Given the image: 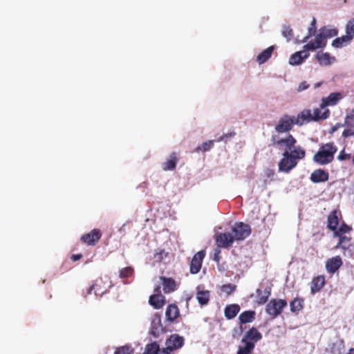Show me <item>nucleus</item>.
Here are the masks:
<instances>
[{"label": "nucleus", "mask_w": 354, "mask_h": 354, "mask_svg": "<svg viewBox=\"0 0 354 354\" xmlns=\"http://www.w3.org/2000/svg\"><path fill=\"white\" fill-rule=\"evenodd\" d=\"M328 178V172L322 169L314 170L310 176V180L314 183H324L326 182Z\"/></svg>", "instance_id": "nucleus-13"}, {"label": "nucleus", "mask_w": 354, "mask_h": 354, "mask_svg": "<svg viewBox=\"0 0 354 354\" xmlns=\"http://www.w3.org/2000/svg\"><path fill=\"white\" fill-rule=\"evenodd\" d=\"M261 339V333L256 328L252 327L246 332L241 340V342H252L255 344Z\"/></svg>", "instance_id": "nucleus-19"}, {"label": "nucleus", "mask_w": 354, "mask_h": 354, "mask_svg": "<svg viewBox=\"0 0 354 354\" xmlns=\"http://www.w3.org/2000/svg\"><path fill=\"white\" fill-rule=\"evenodd\" d=\"M327 40L325 39L324 37L319 32L315 36V40L308 42L303 46V48L308 50H315L319 48H323L326 46Z\"/></svg>", "instance_id": "nucleus-11"}, {"label": "nucleus", "mask_w": 354, "mask_h": 354, "mask_svg": "<svg viewBox=\"0 0 354 354\" xmlns=\"http://www.w3.org/2000/svg\"><path fill=\"white\" fill-rule=\"evenodd\" d=\"M351 158V156L350 153H346L345 152V150L343 149L342 150L339 155L337 156V158L338 160H340V161H343V160H350Z\"/></svg>", "instance_id": "nucleus-47"}, {"label": "nucleus", "mask_w": 354, "mask_h": 354, "mask_svg": "<svg viewBox=\"0 0 354 354\" xmlns=\"http://www.w3.org/2000/svg\"><path fill=\"white\" fill-rule=\"evenodd\" d=\"M232 231L234 241H242L250 234L251 227L243 222H237L233 226Z\"/></svg>", "instance_id": "nucleus-5"}, {"label": "nucleus", "mask_w": 354, "mask_h": 354, "mask_svg": "<svg viewBox=\"0 0 354 354\" xmlns=\"http://www.w3.org/2000/svg\"><path fill=\"white\" fill-rule=\"evenodd\" d=\"M149 303L155 309H160L165 304V297L162 294H153L149 297Z\"/></svg>", "instance_id": "nucleus-23"}, {"label": "nucleus", "mask_w": 354, "mask_h": 354, "mask_svg": "<svg viewBox=\"0 0 354 354\" xmlns=\"http://www.w3.org/2000/svg\"><path fill=\"white\" fill-rule=\"evenodd\" d=\"M154 292H155L154 294H161L160 287L159 286H158L156 288H155Z\"/></svg>", "instance_id": "nucleus-54"}, {"label": "nucleus", "mask_w": 354, "mask_h": 354, "mask_svg": "<svg viewBox=\"0 0 354 354\" xmlns=\"http://www.w3.org/2000/svg\"><path fill=\"white\" fill-rule=\"evenodd\" d=\"M326 283L325 277L324 275H318L313 278L310 283L311 294L315 295L319 292Z\"/></svg>", "instance_id": "nucleus-21"}, {"label": "nucleus", "mask_w": 354, "mask_h": 354, "mask_svg": "<svg viewBox=\"0 0 354 354\" xmlns=\"http://www.w3.org/2000/svg\"><path fill=\"white\" fill-rule=\"evenodd\" d=\"M133 273V269L131 267H126L120 270V277L125 279L131 277Z\"/></svg>", "instance_id": "nucleus-43"}, {"label": "nucleus", "mask_w": 354, "mask_h": 354, "mask_svg": "<svg viewBox=\"0 0 354 354\" xmlns=\"http://www.w3.org/2000/svg\"><path fill=\"white\" fill-rule=\"evenodd\" d=\"M344 127V124L337 123L335 125H334L333 127H331L330 133H333L335 131H337V129H339L340 127Z\"/></svg>", "instance_id": "nucleus-52"}, {"label": "nucleus", "mask_w": 354, "mask_h": 354, "mask_svg": "<svg viewBox=\"0 0 354 354\" xmlns=\"http://www.w3.org/2000/svg\"><path fill=\"white\" fill-rule=\"evenodd\" d=\"M241 308L239 304H228L224 309V315L227 319L234 318L239 313Z\"/></svg>", "instance_id": "nucleus-25"}, {"label": "nucleus", "mask_w": 354, "mask_h": 354, "mask_svg": "<svg viewBox=\"0 0 354 354\" xmlns=\"http://www.w3.org/2000/svg\"><path fill=\"white\" fill-rule=\"evenodd\" d=\"M308 50H300L292 54L289 59V64L290 65H299L303 63V62L309 57Z\"/></svg>", "instance_id": "nucleus-15"}, {"label": "nucleus", "mask_w": 354, "mask_h": 354, "mask_svg": "<svg viewBox=\"0 0 354 354\" xmlns=\"http://www.w3.org/2000/svg\"><path fill=\"white\" fill-rule=\"evenodd\" d=\"M295 121L296 124L299 126L303 125L306 122L313 121L311 111L310 109L302 111L297 117L295 116Z\"/></svg>", "instance_id": "nucleus-22"}, {"label": "nucleus", "mask_w": 354, "mask_h": 354, "mask_svg": "<svg viewBox=\"0 0 354 354\" xmlns=\"http://www.w3.org/2000/svg\"><path fill=\"white\" fill-rule=\"evenodd\" d=\"M102 233L100 229L95 228L91 232L83 234L80 240L87 245H95L102 237Z\"/></svg>", "instance_id": "nucleus-8"}, {"label": "nucleus", "mask_w": 354, "mask_h": 354, "mask_svg": "<svg viewBox=\"0 0 354 354\" xmlns=\"http://www.w3.org/2000/svg\"><path fill=\"white\" fill-rule=\"evenodd\" d=\"M179 156L178 153L172 152L169 158L162 163V169L164 171H172L176 167L177 162H178Z\"/></svg>", "instance_id": "nucleus-20"}, {"label": "nucleus", "mask_w": 354, "mask_h": 354, "mask_svg": "<svg viewBox=\"0 0 354 354\" xmlns=\"http://www.w3.org/2000/svg\"><path fill=\"white\" fill-rule=\"evenodd\" d=\"M196 298L201 306L207 305L209 301V291L200 290L196 294Z\"/></svg>", "instance_id": "nucleus-33"}, {"label": "nucleus", "mask_w": 354, "mask_h": 354, "mask_svg": "<svg viewBox=\"0 0 354 354\" xmlns=\"http://www.w3.org/2000/svg\"><path fill=\"white\" fill-rule=\"evenodd\" d=\"M256 313L254 310H245L241 313L239 317L241 324H247L253 322L255 319Z\"/></svg>", "instance_id": "nucleus-29"}, {"label": "nucleus", "mask_w": 354, "mask_h": 354, "mask_svg": "<svg viewBox=\"0 0 354 354\" xmlns=\"http://www.w3.org/2000/svg\"><path fill=\"white\" fill-rule=\"evenodd\" d=\"M282 35L286 38L288 41H290L293 37L292 29L288 26H283L282 30Z\"/></svg>", "instance_id": "nucleus-44"}, {"label": "nucleus", "mask_w": 354, "mask_h": 354, "mask_svg": "<svg viewBox=\"0 0 354 354\" xmlns=\"http://www.w3.org/2000/svg\"><path fill=\"white\" fill-rule=\"evenodd\" d=\"M184 344V338L177 334L171 335L166 342V345L173 351L181 348Z\"/></svg>", "instance_id": "nucleus-16"}, {"label": "nucleus", "mask_w": 354, "mask_h": 354, "mask_svg": "<svg viewBox=\"0 0 354 354\" xmlns=\"http://www.w3.org/2000/svg\"><path fill=\"white\" fill-rule=\"evenodd\" d=\"M346 33L351 36L353 39L354 37V19L350 20L346 25Z\"/></svg>", "instance_id": "nucleus-46"}, {"label": "nucleus", "mask_w": 354, "mask_h": 354, "mask_svg": "<svg viewBox=\"0 0 354 354\" xmlns=\"http://www.w3.org/2000/svg\"><path fill=\"white\" fill-rule=\"evenodd\" d=\"M274 47L271 46L263 50L257 57V61L259 64H262L267 62L272 56Z\"/></svg>", "instance_id": "nucleus-28"}, {"label": "nucleus", "mask_w": 354, "mask_h": 354, "mask_svg": "<svg viewBox=\"0 0 354 354\" xmlns=\"http://www.w3.org/2000/svg\"><path fill=\"white\" fill-rule=\"evenodd\" d=\"M304 299L299 298L294 299L290 304V310L292 313H298L303 308Z\"/></svg>", "instance_id": "nucleus-36"}, {"label": "nucleus", "mask_w": 354, "mask_h": 354, "mask_svg": "<svg viewBox=\"0 0 354 354\" xmlns=\"http://www.w3.org/2000/svg\"><path fill=\"white\" fill-rule=\"evenodd\" d=\"M257 293V303L259 305L264 304L268 299L270 295V288H266L263 292L261 289L258 288L256 291Z\"/></svg>", "instance_id": "nucleus-30"}, {"label": "nucleus", "mask_w": 354, "mask_h": 354, "mask_svg": "<svg viewBox=\"0 0 354 354\" xmlns=\"http://www.w3.org/2000/svg\"><path fill=\"white\" fill-rule=\"evenodd\" d=\"M353 163L354 165V156H353Z\"/></svg>", "instance_id": "nucleus-56"}, {"label": "nucleus", "mask_w": 354, "mask_h": 354, "mask_svg": "<svg viewBox=\"0 0 354 354\" xmlns=\"http://www.w3.org/2000/svg\"><path fill=\"white\" fill-rule=\"evenodd\" d=\"M180 315V311L177 305L169 304L165 311V316L168 321L174 322Z\"/></svg>", "instance_id": "nucleus-24"}, {"label": "nucleus", "mask_w": 354, "mask_h": 354, "mask_svg": "<svg viewBox=\"0 0 354 354\" xmlns=\"http://www.w3.org/2000/svg\"><path fill=\"white\" fill-rule=\"evenodd\" d=\"M308 87H309V84L306 82H302L301 83L299 84V85L297 88V91H301L307 89Z\"/></svg>", "instance_id": "nucleus-50"}, {"label": "nucleus", "mask_w": 354, "mask_h": 354, "mask_svg": "<svg viewBox=\"0 0 354 354\" xmlns=\"http://www.w3.org/2000/svg\"><path fill=\"white\" fill-rule=\"evenodd\" d=\"M159 350V345L156 342L149 344L145 347V353L147 354H158Z\"/></svg>", "instance_id": "nucleus-40"}, {"label": "nucleus", "mask_w": 354, "mask_h": 354, "mask_svg": "<svg viewBox=\"0 0 354 354\" xmlns=\"http://www.w3.org/2000/svg\"><path fill=\"white\" fill-rule=\"evenodd\" d=\"M342 216L341 212L337 209L333 210L327 218V227L331 231L335 232L339 225L338 216Z\"/></svg>", "instance_id": "nucleus-18"}, {"label": "nucleus", "mask_w": 354, "mask_h": 354, "mask_svg": "<svg viewBox=\"0 0 354 354\" xmlns=\"http://www.w3.org/2000/svg\"><path fill=\"white\" fill-rule=\"evenodd\" d=\"M352 230L351 227L348 226L345 223H342L339 227L338 230H335L333 233L334 236H344L343 234L347 233Z\"/></svg>", "instance_id": "nucleus-39"}, {"label": "nucleus", "mask_w": 354, "mask_h": 354, "mask_svg": "<svg viewBox=\"0 0 354 354\" xmlns=\"http://www.w3.org/2000/svg\"><path fill=\"white\" fill-rule=\"evenodd\" d=\"M316 19L315 18H313V20L310 23V26L308 28V32L306 36L304 37V39L300 41L301 43L306 42L312 36L315 35L316 33Z\"/></svg>", "instance_id": "nucleus-37"}, {"label": "nucleus", "mask_w": 354, "mask_h": 354, "mask_svg": "<svg viewBox=\"0 0 354 354\" xmlns=\"http://www.w3.org/2000/svg\"><path fill=\"white\" fill-rule=\"evenodd\" d=\"M337 151V147L334 142H330L323 144L320 146L317 152L314 154L313 160L320 165H328L334 160L335 154Z\"/></svg>", "instance_id": "nucleus-2"}, {"label": "nucleus", "mask_w": 354, "mask_h": 354, "mask_svg": "<svg viewBox=\"0 0 354 354\" xmlns=\"http://www.w3.org/2000/svg\"><path fill=\"white\" fill-rule=\"evenodd\" d=\"M111 286V281L109 278L99 277L96 279L94 283L90 286L87 290V295H90L92 291H94L96 296H102L109 291Z\"/></svg>", "instance_id": "nucleus-3"}, {"label": "nucleus", "mask_w": 354, "mask_h": 354, "mask_svg": "<svg viewBox=\"0 0 354 354\" xmlns=\"http://www.w3.org/2000/svg\"><path fill=\"white\" fill-rule=\"evenodd\" d=\"M236 288V286L232 283L224 284L221 286V290L225 292L227 296L232 295Z\"/></svg>", "instance_id": "nucleus-42"}, {"label": "nucleus", "mask_w": 354, "mask_h": 354, "mask_svg": "<svg viewBox=\"0 0 354 354\" xmlns=\"http://www.w3.org/2000/svg\"><path fill=\"white\" fill-rule=\"evenodd\" d=\"M167 253H166L164 250H159L154 253L153 259L156 262H161L164 257H167Z\"/></svg>", "instance_id": "nucleus-45"}, {"label": "nucleus", "mask_w": 354, "mask_h": 354, "mask_svg": "<svg viewBox=\"0 0 354 354\" xmlns=\"http://www.w3.org/2000/svg\"><path fill=\"white\" fill-rule=\"evenodd\" d=\"M330 116V111L328 109H315L312 113L313 121H319L327 119Z\"/></svg>", "instance_id": "nucleus-27"}, {"label": "nucleus", "mask_w": 354, "mask_h": 354, "mask_svg": "<svg viewBox=\"0 0 354 354\" xmlns=\"http://www.w3.org/2000/svg\"><path fill=\"white\" fill-rule=\"evenodd\" d=\"M173 351L167 346L166 348L160 349L158 354H172Z\"/></svg>", "instance_id": "nucleus-51"}, {"label": "nucleus", "mask_w": 354, "mask_h": 354, "mask_svg": "<svg viewBox=\"0 0 354 354\" xmlns=\"http://www.w3.org/2000/svg\"><path fill=\"white\" fill-rule=\"evenodd\" d=\"M214 140H208L203 142L201 145H199L195 149V151L199 152L203 151L205 152L210 150L214 146Z\"/></svg>", "instance_id": "nucleus-38"}, {"label": "nucleus", "mask_w": 354, "mask_h": 354, "mask_svg": "<svg viewBox=\"0 0 354 354\" xmlns=\"http://www.w3.org/2000/svg\"><path fill=\"white\" fill-rule=\"evenodd\" d=\"M162 289L165 293L169 294L174 292L177 289L176 281L171 277H160Z\"/></svg>", "instance_id": "nucleus-17"}, {"label": "nucleus", "mask_w": 354, "mask_h": 354, "mask_svg": "<svg viewBox=\"0 0 354 354\" xmlns=\"http://www.w3.org/2000/svg\"><path fill=\"white\" fill-rule=\"evenodd\" d=\"M271 141L273 145L279 149H284L283 158L279 162V170L282 172L288 173L295 168L298 161L306 156L305 149L298 145L296 146L297 140L291 134H288L284 138H278L272 136Z\"/></svg>", "instance_id": "nucleus-1"}, {"label": "nucleus", "mask_w": 354, "mask_h": 354, "mask_svg": "<svg viewBox=\"0 0 354 354\" xmlns=\"http://www.w3.org/2000/svg\"><path fill=\"white\" fill-rule=\"evenodd\" d=\"M205 255V250L198 251L194 255L189 264V270L192 274H196L200 272Z\"/></svg>", "instance_id": "nucleus-9"}, {"label": "nucleus", "mask_w": 354, "mask_h": 354, "mask_svg": "<svg viewBox=\"0 0 354 354\" xmlns=\"http://www.w3.org/2000/svg\"><path fill=\"white\" fill-rule=\"evenodd\" d=\"M344 124L346 128L342 136L344 138L354 136V109L346 113Z\"/></svg>", "instance_id": "nucleus-7"}, {"label": "nucleus", "mask_w": 354, "mask_h": 354, "mask_svg": "<svg viewBox=\"0 0 354 354\" xmlns=\"http://www.w3.org/2000/svg\"><path fill=\"white\" fill-rule=\"evenodd\" d=\"M236 135V133L235 132H231V133H225V134H223V136H220L218 139H217V142H221V141H225L226 142L227 139L229 138H231L232 137H234V136Z\"/></svg>", "instance_id": "nucleus-48"}, {"label": "nucleus", "mask_w": 354, "mask_h": 354, "mask_svg": "<svg viewBox=\"0 0 354 354\" xmlns=\"http://www.w3.org/2000/svg\"><path fill=\"white\" fill-rule=\"evenodd\" d=\"M339 237V241L335 246V248H341L344 250H351L354 245L352 243V238L346 236H340Z\"/></svg>", "instance_id": "nucleus-26"}, {"label": "nucleus", "mask_w": 354, "mask_h": 354, "mask_svg": "<svg viewBox=\"0 0 354 354\" xmlns=\"http://www.w3.org/2000/svg\"><path fill=\"white\" fill-rule=\"evenodd\" d=\"M319 32L322 34L326 40H327L328 38L337 36L338 33V31L336 28H330L326 26H324L320 28Z\"/></svg>", "instance_id": "nucleus-34"}, {"label": "nucleus", "mask_w": 354, "mask_h": 354, "mask_svg": "<svg viewBox=\"0 0 354 354\" xmlns=\"http://www.w3.org/2000/svg\"><path fill=\"white\" fill-rule=\"evenodd\" d=\"M221 248H216L215 250H214V257H213V260L214 261H216V263H218L220 261V259H221V257H220V254H221Z\"/></svg>", "instance_id": "nucleus-49"}, {"label": "nucleus", "mask_w": 354, "mask_h": 354, "mask_svg": "<svg viewBox=\"0 0 354 354\" xmlns=\"http://www.w3.org/2000/svg\"><path fill=\"white\" fill-rule=\"evenodd\" d=\"M133 348L126 345L117 348L113 354H133Z\"/></svg>", "instance_id": "nucleus-41"}, {"label": "nucleus", "mask_w": 354, "mask_h": 354, "mask_svg": "<svg viewBox=\"0 0 354 354\" xmlns=\"http://www.w3.org/2000/svg\"><path fill=\"white\" fill-rule=\"evenodd\" d=\"M346 354H354V348L349 349L348 352Z\"/></svg>", "instance_id": "nucleus-55"}, {"label": "nucleus", "mask_w": 354, "mask_h": 354, "mask_svg": "<svg viewBox=\"0 0 354 354\" xmlns=\"http://www.w3.org/2000/svg\"><path fill=\"white\" fill-rule=\"evenodd\" d=\"M82 258V254H73L71 257V259L73 261H78L80 260V259Z\"/></svg>", "instance_id": "nucleus-53"}, {"label": "nucleus", "mask_w": 354, "mask_h": 354, "mask_svg": "<svg viewBox=\"0 0 354 354\" xmlns=\"http://www.w3.org/2000/svg\"><path fill=\"white\" fill-rule=\"evenodd\" d=\"M343 262L339 256H335L328 259L326 262V269L330 273L334 274L342 266Z\"/></svg>", "instance_id": "nucleus-12"}, {"label": "nucleus", "mask_w": 354, "mask_h": 354, "mask_svg": "<svg viewBox=\"0 0 354 354\" xmlns=\"http://www.w3.org/2000/svg\"><path fill=\"white\" fill-rule=\"evenodd\" d=\"M286 306L287 301L285 299H272L266 305V311L272 318H275L282 313Z\"/></svg>", "instance_id": "nucleus-4"}, {"label": "nucleus", "mask_w": 354, "mask_h": 354, "mask_svg": "<svg viewBox=\"0 0 354 354\" xmlns=\"http://www.w3.org/2000/svg\"><path fill=\"white\" fill-rule=\"evenodd\" d=\"M295 124H296L295 116L286 114L279 120L274 129L279 133H286L292 130Z\"/></svg>", "instance_id": "nucleus-6"}, {"label": "nucleus", "mask_w": 354, "mask_h": 354, "mask_svg": "<svg viewBox=\"0 0 354 354\" xmlns=\"http://www.w3.org/2000/svg\"><path fill=\"white\" fill-rule=\"evenodd\" d=\"M342 98V95L341 93H332L328 97L322 99L320 108L326 109L328 106L336 105Z\"/></svg>", "instance_id": "nucleus-14"}, {"label": "nucleus", "mask_w": 354, "mask_h": 354, "mask_svg": "<svg viewBox=\"0 0 354 354\" xmlns=\"http://www.w3.org/2000/svg\"><path fill=\"white\" fill-rule=\"evenodd\" d=\"M243 346H239L236 354H251L254 348V343L252 342H245Z\"/></svg>", "instance_id": "nucleus-32"}, {"label": "nucleus", "mask_w": 354, "mask_h": 354, "mask_svg": "<svg viewBox=\"0 0 354 354\" xmlns=\"http://www.w3.org/2000/svg\"><path fill=\"white\" fill-rule=\"evenodd\" d=\"M353 39L348 34H346L342 37H337L332 42V46L335 48H339L348 44Z\"/></svg>", "instance_id": "nucleus-31"}, {"label": "nucleus", "mask_w": 354, "mask_h": 354, "mask_svg": "<svg viewBox=\"0 0 354 354\" xmlns=\"http://www.w3.org/2000/svg\"><path fill=\"white\" fill-rule=\"evenodd\" d=\"M215 241L217 247L221 248H230L234 242L232 234L230 232L216 234Z\"/></svg>", "instance_id": "nucleus-10"}, {"label": "nucleus", "mask_w": 354, "mask_h": 354, "mask_svg": "<svg viewBox=\"0 0 354 354\" xmlns=\"http://www.w3.org/2000/svg\"><path fill=\"white\" fill-rule=\"evenodd\" d=\"M316 58L317 59L319 64L323 66H328L331 64L330 62V55L328 53H318L316 55Z\"/></svg>", "instance_id": "nucleus-35"}]
</instances>
